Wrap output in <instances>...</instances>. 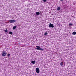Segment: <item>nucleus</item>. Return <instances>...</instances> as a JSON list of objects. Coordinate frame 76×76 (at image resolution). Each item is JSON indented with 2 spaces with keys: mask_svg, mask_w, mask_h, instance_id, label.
Returning a JSON list of instances; mask_svg holds the SVG:
<instances>
[{
  "mask_svg": "<svg viewBox=\"0 0 76 76\" xmlns=\"http://www.w3.org/2000/svg\"><path fill=\"white\" fill-rule=\"evenodd\" d=\"M35 49H36V50H40V51H44V49L42 48H40V47L39 46H36Z\"/></svg>",
  "mask_w": 76,
  "mask_h": 76,
  "instance_id": "nucleus-1",
  "label": "nucleus"
},
{
  "mask_svg": "<svg viewBox=\"0 0 76 76\" xmlns=\"http://www.w3.org/2000/svg\"><path fill=\"white\" fill-rule=\"evenodd\" d=\"M35 61H32L31 62V63H32V64H35Z\"/></svg>",
  "mask_w": 76,
  "mask_h": 76,
  "instance_id": "nucleus-7",
  "label": "nucleus"
},
{
  "mask_svg": "<svg viewBox=\"0 0 76 76\" xmlns=\"http://www.w3.org/2000/svg\"><path fill=\"white\" fill-rule=\"evenodd\" d=\"M7 54V53H6V52L4 51H2V52L1 53V55L2 56L4 57L6 56V55Z\"/></svg>",
  "mask_w": 76,
  "mask_h": 76,
  "instance_id": "nucleus-2",
  "label": "nucleus"
},
{
  "mask_svg": "<svg viewBox=\"0 0 76 76\" xmlns=\"http://www.w3.org/2000/svg\"><path fill=\"white\" fill-rule=\"evenodd\" d=\"M72 35H75L76 34V32L75 31H74L72 33Z\"/></svg>",
  "mask_w": 76,
  "mask_h": 76,
  "instance_id": "nucleus-11",
  "label": "nucleus"
},
{
  "mask_svg": "<svg viewBox=\"0 0 76 76\" xmlns=\"http://www.w3.org/2000/svg\"><path fill=\"white\" fill-rule=\"evenodd\" d=\"M60 9H61L60 7H58L57 8V10H58V11H59V10H60Z\"/></svg>",
  "mask_w": 76,
  "mask_h": 76,
  "instance_id": "nucleus-8",
  "label": "nucleus"
},
{
  "mask_svg": "<svg viewBox=\"0 0 76 76\" xmlns=\"http://www.w3.org/2000/svg\"><path fill=\"white\" fill-rule=\"evenodd\" d=\"M48 34V33L47 32H45L44 34V35H47Z\"/></svg>",
  "mask_w": 76,
  "mask_h": 76,
  "instance_id": "nucleus-12",
  "label": "nucleus"
},
{
  "mask_svg": "<svg viewBox=\"0 0 76 76\" xmlns=\"http://www.w3.org/2000/svg\"><path fill=\"white\" fill-rule=\"evenodd\" d=\"M16 26H14L13 27L12 29L13 30H15V29H16Z\"/></svg>",
  "mask_w": 76,
  "mask_h": 76,
  "instance_id": "nucleus-9",
  "label": "nucleus"
},
{
  "mask_svg": "<svg viewBox=\"0 0 76 76\" xmlns=\"http://www.w3.org/2000/svg\"><path fill=\"white\" fill-rule=\"evenodd\" d=\"M42 1L44 2H46V1H47V0H42Z\"/></svg>",
  "mask_w": 76,
  "mask_h": 76,
  "instance_id": "nucleus-15",
  "label": "nucleus"
},
{
  "mask_svg": "<svg viewBox=\"0 0 76 76\" xmlns=\"http://www.w3.org/2000/svg\"><path fill=\"white\" fill-rule=\"evenodd\" d=\"M16 20H9L10 23H13V22H15Z\"/></svg>",
  "mask_w": 76,
  "mask_h": 76,
  "instance_id": "nucleus-5",
  "label": "nucleus"
},
{
  "mask_svg": "<svg viewBox=\"0 0 76 76\" xmlns=\"http://www.w3.org/2000/svg\"><path fill=\"white\" fill-rule=\"evenodd\" d=\"M9 34H10L11 35H12L13 34V33H12V32H9Z\"/></svg>",
  "mask_w": 76,
  "mask_h": 76,
  "instance_id": "nucleus-14",
  "label": "nucleus"
},
{
  "mask_svg": "<svg viewBox=\"0 0 76 76\" xmlns=\"http://www.w3.org/2000/svg\"><path fill=\"white\" fill-rule=\"evenodd\" d=\"M4 32H5V33L7 32V30L6 29L5 30H4Z\"/></svg>",
  "mask_w": 76,
  "mask_h": 76,
  "instance_id": "nucleus-16",
  "label": "nucleus"
},
{
  "mask_svg": "<svg viewBox=\"0 0 76 76\" xmlns=\"http://www.w3.org/2000/svg\"><path fill=\"white\" fill-rule=\"evenodd\" d=\"M69 26H73V24L72 23H69Z\"/></svg>",
  "mask_w": 76,
  "mask_h": 76,
  "instance_id": "nucleus-13",
  "label": "nucleus"
},
{
  "mask_svg": "<svg viewBox=\"0 0 76 76\" xmlns=\"http://www.w3.org/2000/svg\"><path fill=\"white\" fill-rule=\"evenodd\" d=\"M36 14L37 15H39L40 14V13H39V12H36Z\"/></svg>",
  "mask_w": 76,
  "mask_h": 76,
  "instance_id": "nucleus-10",
  "label": "nucleus"
},
{
  "mask_svg": "<svg viewBox=\"0 0 76 76\" xmlns=\"http://www.w3.org/2000/svg\"><path fill=\"white\" fill-rule=\"evenodd\" d=\"M63 64H64V63L63 62H61L60 64V65L61 66L63 67V66H64Z\"/></svg>",
  "mask_w": 76,
  "mask_h": 76,
  "instance_id": "nucleus-6",
  "label": "nucleus"
},
{
  "mask_svg": "<svg viewBox=\"0 0 76 76\" xmlns=\"http://www.w3.org/2000/svg\"><path fill=\"white\" fill-rule=\"evenodd\" d=\"M36 72L37 73H39V69L38 68H36Z\"/></svg>",
  "mask_w": 76,
  "mask_h": 76,
  "instance_id": "nucleus-4",
  "label": "nucleus"
},
{
  "mask_svg": "<svg viewBox=\"0 0 76 76\" xmlns=\"http://www.w3.org/2000/svg\"><path fill=\"white\" fill-rule=\"evenodd\" d=\"M49 27L50 28H54V26L53 24L50 23L49 25Z\"/></svg>",
  "mask_w": 76,
  "mask_h": 76,
  "instance_id": "nucleus-3",
  "label": "nucleus"
},
{
  "mask_svg": "<svg viewBox=\"0 0 76 76\" xmlns=\"http://www.w3.org/2000/svg\"><path fill=\"white\" fill-rule=\"evenodd\" d=\"M7 56H8V57H9V56H10V54H8Z\"/></svg>",
  "mask_w": 76,
  "mask_h": 76,
  "instance_id": "nucleus-17",
  "label": "nucleus"
}]
</instances>
